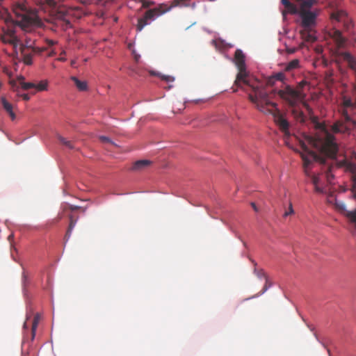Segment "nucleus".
<instances>
[{"label":"nucleus","mask_w":356,"mask_h":356,"mask_svg":"<svg viewBox=\"0 0 356 356\" xmlns=\"http://www.w3.org/2000/svg\"><path fill=\"white\" fill-rule=\"evenodd\" d=\"M235 64L238 70L234 85L245 90L241 83H244L251 89L248 95L250 101L257 108L264 113L271 114L274 121L286 136H289V123L284 115L277 107V104L270 101L268 92L264 83L252 79L248 76L245 63V56L241 49H237L234 54Z\"/></svg>","instance_id":"1"},{"label":"nucleus","mask_w":356,"mask_h":356,"mask_svg":"<svg viewBox=\"0 0 356 356\" xmlns=\"http://www.w3.org/2000/svg\"><path fill=\"white\" fill-rule=\"evenodd\" d=\"M308 142L320 154L309 150L305 143L301 145L303 149V152L301 153V157L304 162V170L307 176L309 175V165L313 161L325 163V156L334 159L336 157L338 152V146L334 141V136L327 131H323L322 136L309 137Z\"/></svg>","instance_id":"2"},{"label":"nucleus","mask_w":356,"mask_h":356,"mask_svg":"<svg viewBox=\"0 0 356 356\" xmlns=\"http://www.w3.org/2000/svg\"><path fill=\"white\" fill-rule=\"evenodd\" d=\"M12 13L15 17L9 15L6 22L15 24L22 31H31L33 26L39 23L37 12L25 1H16L12 6Z\"/></svg>","instance_id":"3"},{"label":"nucleus","mask_w":356,"mask_h":356,"mask_svg":"<svg viewBox=\"0 0 356 356\" xmlns=\"http://www.w3.org/2000/svg\"><path fill=\"white\" fill-rule=\"evenodd\" d=\"M330 19L334 26V29L330 32V35L339 47H343L346 42V39L342 36L339 29L343 27L345 31H349L353 26L352 21L347 13L341 10L332 12Z\"/></svg>","instance_id":"4"},{"label":"nucleus","mask_w":356,"mask_h":356,"mask_svg":"<svg viewBox=\"0 0 356 356\" xmlns=\"http://www.w3.org/2000/svg\"><path fill=\"white\" fill-rule=\"evenodd\" d=\"M299 3L298 15L300 17V24L302 28H314L316 24V18L319 14V10L312 9V6L316 3V0H296Z\"/></svg>","instance_id":"5"},{"label":"nucleus","mask_w":356,"mask_h":356,"mask_svg":"<svg viewBox=\"0 0 356 356\" xmlns=\"http://www.w3.org/2000/svg\"><path fill=\"white\" fill-rule=\"evenodd\" d=\"M352 105L350 99L344 100V108L341 111V119L336 122L332 126V131L334 133L348 135L353 129L356 128V118L351 117L349 113V110L352 109Z\"/></svg>","instance_id":"6"},{"label":"nucleus","mask_w":356,"mask_h":356,"mask_svg":"<svg viewBox=\"0 0 356 356\" xmlns=\"http://www.w3.org/2000/svg\"><path fill=\"white\" fill-rule=\"evenodd\" d=\"M307 81H300L298 83L297 89L286 86L284 88L279 90L277 94L281 99L287 102L291 106H295L305 98V95L302 92L301 89L307 85Z\"/></svg>","instance_id":"7"},{"label":"nucleus","mask_w":356,"mask_h":356,"mask_svg":"<svg viewBox=\"0 0 356 356\" xmlns=\"http://www.w3.org/2000/svg\"><path fill=\"white\" fill-rule=\"evenodd\" d=\"M2 38L3 42L11 44L15 50H17V48L22 49V47L29 49L38 48L33 47V40L27 35L20 37L17 34V31L15 30L8 29L6 31H4Z\"/></svg>","instance_id":"8"},{"label":"nucleus","mask_w":356,"mask_h":356,"mask_svg":"<svg viewBox=\"0 0 356 356\" xmlns=\"http://www.w3.org/2000/svg\"><path fill=\"white\" fill-rule=\"evenodd\" d=\"M171 7L165 3H161L153 8L147 10L142 17L138 19L136 30L141 31L143 28L149 24L150 21H154L159 16L165 14L170 10Z\"/></svg>","instance_id":"9"},{"label":"nucleus","mask_w":356,"mask_h":356,"mask_svg":"<svg viewBox=\"0 0 356 356\" xmlns=\"http://www.w3.org/2000/svg\"><path fill=\"white\" fill-rule=\"evenodd\" d=\"M21 55L22 57L23 62L26 65H31L32 61V57L34 54H41L42 51L46 50V48H37V49H26L24 47H22V49H19Z\"/></svg>","instance_id":"10"},{"label":"nucleus","mask_w":356,"mask_h":356,"mask_svg":"<svg viewBox=\"0 0 356 356\" xmlns=\"http://www.w3.org/2000/svg\"><path fill=\"white\" fill-rule=\"evenodd\" d=\"M300 33L301 35V38L305 42H314L316 40V37L313 31V28H303V29L300 31Z\"/></svg>","instance_id":"11"},{"label":"nucleus","mask_w":356,"mask_h":356,"mask_svg":"<svg viewBox=\"0 0 356 356\" xmlns=\"http://www.w3.org/2000/svg\"><path fill=\"white\" fill-rule=\"evenodd\" d=\"M152 164V161L147 159H143V160H138L136 161L133 163V165L131 167V170L134 171H141L149 166H150Z\"/></svg>","instance_id":"12"},{"label":"nucleus","mask_w":356,"mask_h":356,"mask_svg":"<svg viewBox=\"0 0 356 356\" xmlns=\"http://www.w3.org/2000/svg\"><path fill=\"white\" fill-rule=\"evenodd\" d=\"M1 104L4 108V110L9 114L12 120H15L16 118V115L13 110V105L9 103L6 98H1Z\"/></svg>","instance_id":"13"},{"label":"nucleus","mask_w":356,"mask_h":356,"mask_svg":"<svg viewBox=\"0 0 356 356\" xmlns=\"http://www.w3.org/2000/svg\"><path fill=\"white\" fill-rule=\"evenodd\" d=\"M69 218H70V223H69L67 230L66 232V234L65 236V238L66 241L69 240V238H70L72 230L74 228V227L76 224L77 220H78V218H74L72 215H70L69 216Z\"/></svg>","instance_id":"14"},{"label":"nucleus","mask_w":356,"mask_h":356,"mask_svg":"<svg viewBox=\"0 0 356 356\" xmlns=\"http://www.w3.org/2000/svg\"><path fill=\"white\" fill-rule=\"evenodd\" d=\"M70 79L74 83V85L79 91H86L88 89L87 82L79 80L76 76H71Z\"/></svg>","instance_id":"15"},{"label":"nucleus","mask_w":356,"mask_h":356,"mask_svg":"<svg viewBox=\"0 0 356 356\" xmlns=\"http://www.w3.org/2000/svg\"><path fill=\"white\" fill-rule=\"evenodd\" d=\"M300 67V60L298 59H293L285 64L284 70L286 72H291Z\"/></svg>","instance_id":"16"},{"label":"nucleus","mask_w":356,"mask_h":356,"mask_svg":"<svg viewBox=\"0 0 356 356\" xmlns=\"http://www.w3.org/2000/svg\"><path fill=\"white\" fill-rule=\"evenodd\" d=\"M299 5V3H298ZM299 11V6L294 5L293 3L289 4L287 7L284 8V10L282 11V15L284 17L286 14H296L298 13Z\"/></svg>","instance_id":"17"},{"label":"nucleus","mask_w":356,"mask_h":356,"mask_svg":"<svg viewBox=\"0 0 356 356\" xmlns=\"http://www.w3.org/2000/svg\"><path fill=\"white\" fill-rule=\"evenodd\" d=\"M40 320V314L38 313L34 316L33 320L32 321V325H31L32 339H33L35 337V331L38 327V325L39 323Z\"/></svg>","instance_id":"18"},{"label":"nucleus","mask_w":356,"mask_h":356,"mask_svg":"<svg viewBox=\"0 0 356 356\" xmlns=\"http://www.w3.org/2000/svg\"><path fill=\"white\" fill-rule=\"evenodd\" d=\"M344 216L348 219L350 223L354 225L356 229V209L353 211H349Z\"/></svg>","instance_id":"19"},{"label":"nucleus","mask_w":356,"mask_h":356,"mask_svg":"<svg viewBox=\"0 0 356 356\" xmlns=\"http://www.w3.org/2000/svg\"><path fill=\"white\" fill-rule=\"evenodd\" d=\"M254 273H256V275L259 277H264L266 280V283H265V285L263 288V290H262V293H264L266 291H267V289H268V287L270 286V284H268V278L266 276L264 272L262 270H257V269L255 268L254 269Z\"/></svg>","instance_id":"20"},{"label":"nucleus","mask_w":356,"mask_h":356,"mask_svg":"<svg viewBox=\"0 0 356 356\" xmlns=\"http://www.w3.org/2000/svg\"><path fill=\"white\" fill-rule=\"evenodd\" d=\"M24 78L23 76H21L19 78V83L22 89L29 90V89L35 88V83H31V82H28V83L24 82Z\"/></svg>","instance_id":"21"},{"label":"nucleus","mask_w":356,"mask_h":356,"mask_svg":"<svg viewBox=\"0 0 356 356\" xmlns=\"http://www.w3.org/2000/svg\"><path fill=\"white\" fill-rule=\"evenodd\" d=\"M335 207L343 216L349 211L346 209V204L343 202L336 201Z\"/></svg>","instance_id":"22"},{"label":"nucleus","mask_w":356,"mask_h":356,"mask_svg":"<svg viewBox=\"0 0 356 356\" xmlns=\"http://www.w3.org/2000/svg\"><path fill=\"white\" fill-rule=\"evenodd\" d=\"M48 82L47 81H41L38 84H35L34 88H35L38 91H44L47 90Z\"/></svg>","instance_id":"23"},{"label":"nucleus","mask_w":356,"mask_h":356,"mask_svg":"<svg viewBox=\"0 0 356 356\" xmlns=\"http://www.w3.org/2000/svg\"><path fill=\"white\" fill-rule=\"evenodd\" d=\"M58 140L63 145H65L68 148H70V149L74 148V146L72 145V142L70 140H67L66 138L60 136H58Z\"/></svg>","instance_id":"24"},{"label":"nucleus","mask_w":356,"mask_h":356,"mask_svg":"<svg viewBox=\"0 0 356 356\" xmlns=\"http://www.w3.org/2000/svg\"><path fill=\"white\" fill-rule=\"evenodd\" d=\"M58 140L63 145H65L68 148H70V149L74 148V146L72 145V142L70 140H67L66 138L60 136H58Z\"/></svg>","instance_id":"25"},{"label":"nucleus","mask_w":356,"mask_h":356,"mask_svg":"<svg viewBox=\"0 0 356 356\" xmlns=\"http://www.w3.org/2000/svg\"><path fill=\"white\" fill-rule=\"evenodd\" d=\"M58 140L63 145H65L68 148H70V149L74 148V146L72 145V142L70 140H67L66 138L60 136H58Z\"/></svg>","instance_id":"26"},{"label":"nucleus","mask_w":356,"mask_h":356,"mask_svg":"<svg viewBox=\"0 0 356 356\" xmlns=\"http://www.w3.org/2000/svg\"><path fill=\"white\" fill-rule=\"evenodd\" d=\"M346 169L352 175L356 172V165L355 163L348 162L346 164Z\"/></svg>","instance_id":"27"},{"label":"nucleus","mask_w":356,"mask_h":356,"mask_svg":"<svg viewBox=\"0 0 356 356\" xmlns=\"http://www.w3.org/2000/svg\"><path fill=\"white\" fill-rule=\"evenodd\" d=\"M142 3V6L144 8H149L151 6L154 4V1H149V0H140Z\"/></svg>","instance_id":"28"},{"label":"nucleus","mask_w":356,"mask_h":356,"mask_svg":"<svg viewBox=\"0 0 356 356\" xmlns=\"http://www.w3.org/2000/svg\"><path fill=\"white\" fill-rule=\"evenodd\" d=\"M284 78H285V75L282 72L276 73L272 77V79H274L277 80V81H282L284 79Z\"/></svg>","instance_id":"29"},{"label":"nucleus","mask_w":356,"mask_h":356,"mask_svg":"<svg viewBox=\"0 0 356 356\" xmlns=\"http://www.w3.org/2000/svg\"><path fill=\"white\" fill-rule=\"evenodd\" d=\"M71 10L76 13L74 14L76 15L77 17H81L82 15H86L81 8L77 7L74 9H72Z\"/></svg>","instance_id":"30"},{"label":"nucleus","mask_w":356,"mask_h":356,"mask_svg":"<svg viewBox=\"0 0 356 356\" xmlns=\"http://www.w3.org/2000/svg\"><path fill=\"white\" fill-rule=\"evenodd\" d=\"M293 114L296 115V117L300 120H303V113L301 111H298V110H296V108H294L293 110Z\"/></svg>","instance_id":"31"},{"label":"nucleus","mask_w":356,"mask_h":356,"mask_svg":"<svg viewBox=\"0 0 356 356\" xmlns=\"http://www.w3.org/2000/svg\"><path fill=\"white\" fill-rule=\"evenodd\" d=\"M99 140L104 143H110L113 145H115L114 143L112 142L111 140L106 136H99Z\"/></svg>","instance_id":"32"},{"label":"nucleus","mask_w":356,"mask_h":356,"mask_svg":"<svg viewBox=\"0 0 356 356\" xmlns=\"http://www.w3.org/2000/svg\"><path fill=\"white\" fill-rule=\"evenodd\" d=\"M294 213V210L293 209V206H292V203H290L289 204V210L286 211L284 214V217H286L288 216L289 215H291V214H293Z\"/></svg>","instance_id":"33"},{"label":"nucleus","mask_w":356,"mask_h":356,"mask_svg":"<svg viewBox=\"0 0 356 356\" xmlns=\"http://www.w3.org/2000/svg\"><path fill=\"white\" fill-rule=\"evenodd\" d=\"M161 79L165 80L168 82H172L175 80L174 77L169 76V75L161 76Z\"/></svg>","instance_id":"34"},{"label":"nucleus","mask_w":356,"mask_h":356,"mask_svg":"<svg viewBox=\"0 0 356 356\" xmlns=\"http://www.w3.org/2000/svg\"><path fill=\"white\" fill-rule=\"evenodd\" d=\"M312 184L315 186V185H318V182H319V178L318 176H316V175H313L312 177Z\"/></svg>","instance_id":"35"},{"label":"nucleus","mask_w":356,"mask_h":356,"mask_svg":"<svg viewBox=\"0 0 356 356\" xmlns=\"http://www.w3.org/2000/svg\"><path fill=\"white\" fill-rule=\"evenodd\" d=\"M17 95L22 97L24 100H25V101L29 100L30 97L28 94H19V90H17Z\"/></svg>","instance_id":"36"},{"label":"nucleus","mask_w":356,"mask_h":356,"mask_svg":"<svg viewBox=\"0 0 356 356\" xmlns=\"http://www.w3.org/2000/svg\"><path fill=\"white\" fill-rule=\"evenodd\" d=\"M46 42H47V45L49 47H51L57 43L56 41L53 40H47Z\"/></svg>","instance_id":"37"},{"label":"nucleus","mask_w":356,"mask_h":356,"mask_svg":"<svg viewBox=\"0 0 356 356\" xmlns=\"http://www.w3.org/2000/svg\"><path fill=\"white\" fill-rule=\"evenodd\" d=\"M281 2L284 5V8L291 3V2L289 0H281Z\"/></svg>","instance_id":"38"},{"label":"nucleus","mask_w":356,"mask_h":356,"mask_svg":"<svg viewBox=\"0 0 356 356\" xmlns=\"http://www.w3.org/2000/svg\"><path fill=\"white\" fill-rule=\"evenodd\" d=\"M69 209H70L71 211H75V210H77L79 209H80V207L79 206H75V205H68L67 206Z\"/></svg>","instance_id":"39"},{"label":"nucleus","mask_w":356,"mask_h":356,"mask_svg":"<svg viewBox=\"0 0 356 356\" xmlns=\"http://www.w3.org/2000/svg\"><path fill=\"white\" fill-rule=\"evenodd\" d=\"M314 186H315V191L317 193H323V189L322 188H321L318 185H315Z\"/></svg>","instance_id":"40"},{"label":"nucleus","mask_w":356,"mask_h":356,"mask_svg":"<svg viewBox=\"0 0 356 356\" xmlns=\"http://www.w3.org/2000/svg\"><path fill=\"white\" fill-rule=\"evenodd\" d=\"M353 186H356V172L351 175Z\"/></svg>","instance_id":"41"},{"label":"nucleus","mask_w":356,"mask_h":356,"mask_svg":"<svg viewBox=\"0 0 356 356\" xmlns=\"http://www.w3.org/2000/svg\"><path fill=\"white\" fill-rule=\"evenodd\" d=\"M351 191L353 193V197L356 200V186H352Z\"/></svg>","instance_id":"42"},{"label":"nucleus","mask_w":356,"mask_h":356,"mask_svg":"<svg viewBox=\"0 0 356 356\" xmlns=\"http://www.w3.org/2000/svg\"><path fill=\"white\" fill-rule=\"evenodd\" d=\"M27 280V276H26V274L25 272L23 273V275H22V282H23V284H26V282Z\"/></svg>","instance_id":"43"},{"label":"nucleus","mask_w":356,"mask_h":356,"mask_svg":"<svg viewBox=\"0 0 356 356\" xmlns=\"http://www.w3.org/2000/svg\"><path fill=\"white\" fill-rule=\"evenodd\" d=\"M251 205H252V208L254 209V210L257 211V208L254 202H252Z\"/></svg>","instance_id":"44"},{"label":"nucleus","mask_w":356,"mask_h":356,"mask_svg":"<svg viewBox=\"0 0 356 356\" xmlns=\"http://www.w3.org/2000/svg\"><path fill=\"white\" fill-rule=\"evenodd\" d=\"M56 54V51L52 50L49 54V56H52Z\"/></svg>","instance_id":"45"},{"label":"nucleus","mask_w":356,"mask_h":356,"mask_svg":"<svg viewBox=\"0 0 356 356\" xmlns=\"http://www.w3.org/2000/svg\"><path fill=\"white\" fill-rule=\"evenodd\" d=\"M139 58H140V56H139V55H136V56H134V59H135V60H136V62H138Z\"/></svg>","instance_id":"46"},{"label":"nucleus","mask_w":356,"mask_h":356,"mask_svg":"<svg viewBox=\"0 0 356 356\" xmlns=\"http://www.w3.org/2000/svg\"><path fill=\"white\" fill-rule=\"evenodd\" d=\"M75 64H76V61L74 60L71 61V66L74 67Z\"/></svg>","instance_id":"47"},{"label":"nucleus","mask_w":356,"mask_h":356,"mask_svg":"<svg viewBox=\"0 0 356 356\" xmlns=\"http://www.w3.org/2000/svg\"><path fill=\"white\" fill-rule=\"evenodd\" d=\"M58 60L60 61H65L66 58H58Z\"/></svg>","instance_id":"48"},{"label":"nucleus","mask_w":356,"mask_h":356,"mask_svg":"<svg viewBox=\"0 0 356 356\" xmlns=\"http://www.w3.org/2000/svg\"><path fill=\"white\" fill-rule=\"evenodd\" d=\"M62 218H63L62 215H58V218H57V221H59L60 220H61Z\"/></svg>","instance_id":"49"},{"label":"nucleus","mask_w":356,"mask_h":356,"mask_svg":"<svg viewBox=\"0 0 356 356\" xmlns=\"http://www.w3.org/2000/svg\"><path fill=\"white\" fill-rule=\"evenodd\" d=\"M191 6L193 8H195V3H193Z\"/></svg>","instance_id":"50"},{"label":"nucleus","mask_w":356,"mask_h":356,"mask_svg":"<svg viewBox=\"0 0 356 356\" xmlns=\"http://www.w3.org/2000/svg\"><path fill=\"white\" fill-rule=\"evenodd\" d=\"M61 55H65V51H63L60 54Z\"/></svg>","instance_id":"51"},{"label":"nucleus","mask_w":356,"mask_h":356,"mask_svg":"<svg viewBox=\"0 0 356 356\" xmlns=\"http://www.w3.org/2000/svg\"><path fill=\"white\" fill-rule=\"evenodd\" d=\"M26 325H27V323L25 322L24 324V327L26 328Z\"/></svg>","instance_id":"52"},{"label":"nucleus","mask_w":356,"mask_h":356,"mask_svg":"<svg viewBox=\"0 0 356 356\" xmlns=\"http://www.w3.org/2000/svg\"><path fill=\"white\" fill-rule=\"evenodd\" d=\"M183 5H184V6H189V4H188V3H183Z\"/></svg>","instance_id":"53"},{"label":"nucleus","mask_w":356,"mask_h":356,"mask_svg":"<svg viewBox=\"0 0 356 356\" xmlns=\"http://www.w3.org/2000/svg\"><path fill=\"white\" fill-rule=\"evenodd\" d=\"M327 177L329 179V172H327Z\"/></svg>","instance_id":"54"}]
</instances>
